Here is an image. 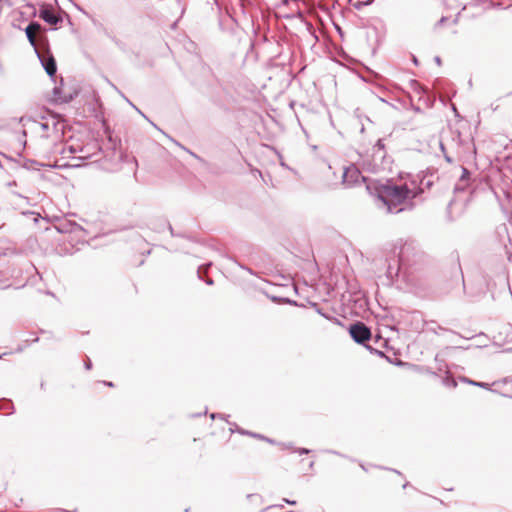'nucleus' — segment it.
<instances>
[{
	"label": "nucleus",
	"mask_w": 512,
	"mask_h": 512,
	"mask_svg": "<svg viewBox=\"0 0 512 512\" xmlns=\"http://www.w3.org/2000/svg\"><path fill=\"white\" fill-rule=\"evenodd\" d=\"M376 192L389 212L393 210L402 211V208H397L416 196V193L407 184L398 185L391 182L378 186Z\"/></svg>",
	"instance_id": "nucleus-1"
},
{
	"label": "nucleus",
	"mask_w": 512,
	"mask_h": 512,
	"mask_svg": "<svg viewBox=\"0 0 512 512\" xmlns=\"http://www.w3.org/2000/svg\"><path fill=\"white\" fill-rule=\"evenodd\" d=\"M349 333L357 343H364L371 338L370 329L362 322L351 325Z\"/></svg>",
	"instance_id": "nucleus-2"
},
{
	"label": "nucleus",
	"mask_w": 512,
	"mask_h": 512,
	"mask_svg": "<svg viewBox=\"0 0 512 512\" xmlns=\"http://www.w3.org/2000/svg\"><path fill=\"white\" fill-rule=\"evenodd\" d=\"M40 17L47 22L48 24L55 26L61 18L56 15V13L51 9H44L40 12Z\"/></svg>",
	"instance_id": "nucleus-3"
},
{
	"label": "nucleus",
	"mask_w": 512,
	"mask_h": 512,
	"mask_svg": "<svg viewBox=\"0 0 512 512\" xmlns=\"http://www.w3.org/2000/svg\"><path fill=\"white\" fill-rule=\"evenodd\" d=\"M359 178H360V172L355 167H349V168L345 169V171L343 173V182L345 184H350L353 181L357 182Z\"/></svg>",
	"instance_id": "nucleus-4"
},
{
	"label": "nucleus",
	"mask_w": 512,
	"mask_h": 512,
	"mask_svg": "<svg viewBox=\"0 0 512 512\" xmlns=\"http://www.w3.org/2000/svg\"><path fill=\"white\" fill-rule=\"evenodd\" d=\"M41 30V26L40 24L36 23V22H32L30 23L27 27H26V35H27V38L29 40V42L32 44V45H35L36 44V35L37 33Z\"/></svg>",
	"instance_id": "nucleus-5"
},
{
	"label": "nucleus",
	"mask_w": 512,
	"mask_h": 512,
	"mask_svg": "<svg viewBox=\"0 0 512 512\" xmlns=\"http://www.w3.org/2000/svg\"><path fill=\"white\" fill-rule=\"evenodd\" d=\"M43 65H44L46 73L49 76H53L56 73V70H57L56 61L53 56H49L48 58L44 59Z\"/></svg>",
	"instance_id": "nucleus-6"
},
{
	"label": "nucleus",
	"mask_w": 512,
	"mask_h": 512,
	"mask_svg": "<svg viewBox=\"0 0 512 512\" xmlns=\"http://www.w3.org/2000/svg\"><path fill=\"white\" fill-rule=\"evenodd\" d=\"M469 176H470V172L466 168H462V175H461L460 181L467 182L469 179Z\"/></svg>",
	"instance_id": "nucleus-7"
},
{
	"label": "nucleus",
	"mask_w": 512,
	"mask_h": 512,
	"mask_svg": "<svg viewBox=\"0 0 512 512\" xmlns=\"http://www.w3.org/2000/svg\"><path fill=\"white\" fill-rule=\"evenodd\" d=\"M440 146H441V150H442V152H443V154H444L445 160H446L448 163H451V162H452V159H451V157H449V156L447 155L444 145L441 143V145H440Z\"/></svg>",
	"instance_id": "nucleus-8"
},
{
	"label": "nucleus",
	"mask_w": 512,
	"mask_h": 512,
	"mask_svg": "<svg viewBox=\"0 0 512 512\" xmlns=\"http://www.w3.org/2000/svg\"><path fill=\"white\" fill-rule=\"evenodd\" d=\"M473 385H476V386H480V387H484L485 384L484 383H478V382H471Z\"/></svg>",
	"instance_id": "nucleus-9"
},
{
	"label": "nucleus",
	"mask_w": 512,
	"mask_h": 512,
	"mask_svg": "<svg viewBox=\"0 0 512 512\" xmlns=\"http://www.w3.org/2000/svg\"><path fill=\"white\" fill-rule=\"evenodd\" d=\"M285 501H286L287 503H289V504H292V505H295V504H296V501H290V500H287V499H286Z\"/></svg>",
	"instance_id": "nucleus-10"
},
{
	"label": "nucleus",
	"mask_w": 512,
	"mask_h": 512,
	"mask_svg": "<svg viewBox=\"0 0 512 512\" xmlns=\"http://www.w3.org/2000/svg\"><path fill=\"white\" fill-rule=\"evenodd\" d=\"M255 437L260 438V439H265V438H264L263 436H261V435H255Z\"/></svg>",
	"instance_id": "nucleus-11"
},
{
	"label": "nucleus",
	"mask_w": 512,
	"mask_h": 512,
	"mask_svg": "<svg viewBox=\"0 0 512 512\" xmlns=\"http://www.w3.org/2000/svg\"><path fill=\"white\" fill-rule=\"evenodd\" d=\"M452 385H453V386H456V385H457V384H456V382H455L454 380L452 381Z\"/></svg>",
	"instance_id": "nucleus-12"
}]
</instances>
